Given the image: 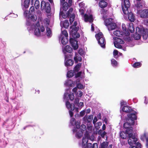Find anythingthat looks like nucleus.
I'll return each instance as SVG.
<instances>
[{"label":"nucleus","mask_w":148,"mask_h":148,"mask_svg":"<svg viewBox=\"0 0 148 148\" xmlns=\"http://www.w3.org/2000/svg\"><path fill=\"white\" fill-rule=\"evenodd\" d=\"M136 112L135 113H130L127 115L128 118L126 120V122L123 124L124 128H126L132 127V125H134V120L137 119V116L136 114Z\"/></svg>","instance_id":"1"},{"label":"nucleus","mask_w":148,"mask_h":148,"mask_svg":"<svg viewBox=\"0 0 148 148\" xmlns=\"http://www.w3.org/2000/svg\"><path fill=\"white\" fill-rule=\"evenodd\" d=\"M77 24V22L75 21L73 25L70 27V35L74 38H78L80 36L79 34L77 32L79 29V27H76Z\"/></svg>","instance_id":"2"},{"label":"nucleus","mask_w":148,"mask_h":148,"mask_svg":"<svg viewBox=\"0 0 148 148\" xmlns=\"http://www.w3.org/2000/svg\"><path fill=\"white\" fill-rule=\"evenodd\" d=\"M95 37L98 40V44L103 48L106 47V41L102 32H100L95 35Z\"/></svg>","instance_id":"3"},{"label":"nucleus","mask_w":148,"mask_h":148,"mask_svg":"<svg viewBox=\"0 0 148 148\" xmlns=\"http://www.w3.org/2000/svg\"><path fill=\"white\" fill-rule=\"evenodd\" d=\"M104 23L109 31L115 29L117 27L116 24L113 22V19L110 18L106 19L104 21Z\"/></svg>","instance_id":"4"},{"label":"nucleus","mask_w":148,"mask_h":148,"mask_svg":"<svg viewBox=\"0 0 148 148\" xmlns=\"http://www.w3.org/2000/svg\"><path fill=\"white\" fill-rule=\"evenodd\" d=\"M40 7L42 10H45L46 12L48 13L51 12L50 5L48 2H46L44 1L41 2Z\"/></svg>","instance_id":"5"},{"label":"nucleus","mask_w":148,"mask_h":148,"mask_svg":"<svg viewBox=\"0 0 148 148\" xmlns=\"http://www.w3.org/2000/svg\"><path fill=\"white\" fill-rule=\"evenodd\" d=\"M136 32H140L142 34V36L144 39L146 40L148 37V29L146 28H144L143 27H137Z\"/></svg>","instance_id":"6"},{"label":"nucleus","mask_w":148,"mask_h":148,"mask_svg":"<svg viewBox=\"0 0 148 148\" xmlns=\"http://www.w3.org/2000/svg\"><path fill=\"white\" fill-rule=\"evenodd\" d=\"M124 4L122 6V9L124 14H128V8L130 6V3L129 0H124Z\"/></svg>","instance_id":"7"},{"label":"nucleus","mask_w":148,"mask_h":148,"mask_svg":"<svg viewBox=\"0 0 148 148\" xmlns=\"http://www.w3.org/2000/svg\"><path fill=\"white\" fill-rule=\"evenodd\" d=\"M77 38H74L73 37V38H70L69 40L70 43L73 49L75 50L77 49L78 48V45L77 44L78 41L75 40Z\"/></svg>","instance_id":"8"},{"label":"nucleus","mask_w":148,"mask_h":148,"mask_svg":"<svg viewBox=\"0 0 148 148\" xmlns=\"http://www.w3.org/2000/svg\"><path fill=\"white\" fill-rule=\"evenodd\" d=\"M73 9L72 8H70L68 11L66 13H64L63 11H60V14L62 15V18H66L67 17L69 16L71 14L72 12Z\"/></svg>","instance_id":"9"},{"label":"nucleus","mask_w":148,"mask_h":148,"mask_svg":"<svg viewBox=\"0 0 148 148\" xmlns=\"http://www.w3.org/2000/svg\"><path fill=\"white\" fill-rule=\"evenodd\" d=\"M84 21L86 22H89L90 23H92L93 21L92 15V14L89 16L87 14H84Z\"/></svg>","instance_id":"10"},{"label":"nucleus","mask_w":148,"mask_h":148,"mask_svg":"<svg viewBox=\"0 0 148 148\" xmlns=\"http://www.w3.org/2000/svg\"><path fill=\"white\" fill-rule=\"evenodd\" d=\"M141 18H147L148 17V9H144L142 11L140 14Z\"/></svg>","instance_id":"11"},{"label":"nucleus","mask_w":148,"mask_h":148,"mask_svg":"<svg viewBox=\"0 0 148 148\" xmlns=\"http://www.w3.org/2000/svg\"><path fill=\"white\" fill-rule=\"evenodd\" d=\"M74 64L73 60L71 59H69L66 60L65 61L64 65L67 67L72 66Z\"/></svg>","instance_id":"12"},{"label":"nucleus","mask_w":148,"mask_h":148,"mask_svg":"<svg viewBox=\"0 0 148 148\" xmlns=\"http://www.w3.org/2000/svg\"><path fill=\"white\" fill-rule=\"evenodd\" d=\"M93 118V116L92 115H89L88 117L87 115H86L83 117V119L85 121H87L88 123H89L91 122Z\"/></svg>","instance_id":"13"},{"label":"nucleus","mask_w":148,"mask_h":148,"mask_svg":"<svg viewBox=\"0 0 148 148\" xmlns=\"http://www.w3.org/2000/svg\"><path fill=\"white\" fill-rule=\"evenodd\" d=\"M126 133L128 135L129 137H132L133 136V128L132 127L126 128Z\"/></svg>","instance_id":"14"},{"label":"nucleus","mask_w":148,"mask_h":148,"mask_svg":"<svg viewBox=\"0 0 148 148\" xmlns=\"http://www.w3.org/2000/svg\"><path fill=\"white\" fill-rule=\"evenodd\" d=\"M105 0H101L99 2V6L101 8H103L106 7L108 3L105 1Z\"/></svg>","instance_id":"15"},{"label":"nucleus","mask_w":148,"mask_h":148,"mask_svg":"<svg viewBox=\"0 0 148 148\" xmlns=\"http://www.w3.org/2000/svg\"><path fill=\"white\" fill-rule=\"evenodd\" d=\"M66 105L67 108L69 109H70L72 111H73L75 109V105L73 104V107H72V105L70 103L69 101H67L66 103Z\"/></svg>","instance_id":"16"},{"label":"nucleus","mask_w":148,"mask_h":148,"mask_svg":"<svg viewBox=\"0 0 148 148\" xmlns=\"http://www.w3.org/2000/svg\"><path fill=\"white\" fill-rule=\"evenodd\" d=\"M122 110L123 112L126 113L131 112L133 110L130 107L128 106H125L123 107L122 108Z\"/></svg>","instance_id":"17"},{"label":"nucleus","mask_w":148,"mask_h":148,"mask_svg":"<svg viewBox=\"0 0 148 148\" xmlns=\"http://www.w3.org/2000/svg\"><path fill=\"white\" fill-rule=\"evenodd\" d=\"M128 18L129 20L131 22H133L134 21L135 19H134V16L133 14L130 12L129 13H128Z\"/></svg>","instance_id":"18"},{"label":"nucleus","mask_w":148,"mask_h":148,"mask_svg":"<svg viewBox=\"0 0 148 148\" xmlns=\"http://www.w3.org/2000/svg\"><path fill=\"white\" fill-rule=\"evenodd\" d=\"M59 39H61V42L63 45H66L68 42V38H65L64 36L60 37Z\"/></svg>","instance_id":"19"},{"label":"nucleus","mask_w":148,"mask_h":148,"mask_svg":"<svg viewBox=\"0 0 148 148\" xmlns=\"http://www.w3.org/2000/svg\"><path fill=\"white\" fill-rule=\"evenodd\" d=\"M81 66V63H79L74 67L73 70V73H75L78 72Z\"/></svg>","instance_id":"20"},{"label":"nucleus","mask_w":148,"mask_h":148,"mask_svg":"<svg viewBox=\"0 0 148 148\" xmlns=\"http://www.w3.org/2000/svg\"><path fill=\"white\" fill-rule=\"evenodd\" d=\"M142 36V34L140 33V32H136L134 34V38L136 40H139L141 38V36Z\"/></svg>","instance_id":"21"},{"label":"nucleus","mask_w":148,"mask_h":148,"mask_svg":"<svg viewBox=\"0 0 148 148\" xmlns=\"http://www.w3.org/2000/svg\"><path fill=\"white\" fill-rule=\"evenodd\" d=\"M78 54L77 53H75V56L74 57V59L76 63H77L78 61L81 62L82 60V59L80 56H77Z\"/></svg>","instance_id":"22"},{"label":"nucleus","mask_w":148,"mask_h":148,"mask_svg":"<svg viewBox=\"0 0 148 148\" xmlns=\"http://www.w3.org/2000/svg\"><path fill=\"white\" fill-rule=\"evenodd\" d=\"M64 50L66 52L71 53L73 51V49L70 46L66 45L64 48Z\"/></svg>","instance_id":"23"},{"label":"nucleus","mask_w":148,"mask_h":148,"mask_svg":"<svg viewBox=\"0 0 148 148\" xmlns=\"http://www.w3.org/2000/svg\"><path fill=\"white\" fill-rule=\"evenodd\" d=\"M133 25L132 23H130L128 24V29L131 33H133L134 31V28L133 27Z\"/></svg>","instance_id":"24"},{"label":"nucleus","mask_w":148,"mask_h":148,"mask_svg":"<svg viewBox=\"0 0 148 148\" xmlns=\"http://www.w3.org/2000/svg\"><path fill=\"white\" fill-rule=\"evenodd\" d=\"M61 4L62 5V9L63 10L65 11H66L68 8L70 7L66 2L64 3Z\"/></svg>","instance_id":"25"},{"label":"nucleus","mask_w":148,"mask_h":148,"mask_svg":"<svg viewBox=\"0 0 148 148\" xmlns=\"http://www.w3.org/2000/svg\"><path fill=\"white\" fill-rule=\"evenodd\" d=\"M89 136V134H86L85 136L83 137L82 139V143L84 144V143L87 144L88 142V138Z\"/></svg>","instance_id":"26"},{"label":"nucleus","mask_w":148,"mask_h":148,"mask_svg":"<svg viewBox=\"0 0 148 148\" xmlns=\"http://www.w3.org/2000/svg\"><path fill=\"white\" fill-rule=\"evenodd\" d=\"M64 36L65 38H68V34L66 30H64L62 32L60 36V37L63 36Z\"/></svg>","instance_id":"27"},{"label":"nucleus","mask_w":148,"mask_h":148,"mask_svg":"<svg viewBox=\"0 0 148 148\" xmlns=\"http://www.w3.org/2000/svg\"><path fill=\"white\" fill-rule=\"evenodd\" d=\"M47 36L48 37H50L52 35V33L51 29L47 27L46 29Z\"/></svg>","instance_id":"28"},{"label":"nucleus","mask_w":148,"mask_h":148,"mask_svg":"<svg viewBox=\"0 0 148 148\" xmlns=\"http://www.w3.org/2000/svg\"><path fill=\"white\" fill-rule=\"evenodd\" d=\"M113 34L116 36L120 37L122 35L123 33L119 30H116L114 32Z\"/></svg>","instance_id":"29"},{"label":"nucleus","mask_w":148,"mask_h":148,"mask_svg":"<svg viewBox=\"0 0 148 148\" xmlns=\"http://www.w3.org/2000/svg\"><path fill=\"white\" fill-rule=\"evenodd\" d=\"M115 42L121 44H124V42L123 40L121 38H115Z\"/></svg>","instance_id":"30"},{"label":"nucleus","mask_w":148,"mask_h":148,"mask_svg":"<svg viewBox=\"0 0 148 148\" xmlns=\"http://www.w3.org/2000/svg\"><path fill=\"white\" fill-rule=\"evenodd\" d=\"M34 34L37 36H39L40 35V32L38 28H36L34 30Z\"/></svg>","instance_id":"31"},{"label":"nucleus","mask_w":148,"mask_h":148,"mask_svg":"<svg viewBox=\"0 0 148 148\" xmlns=\"http://www.w3.org/2000/svg\"><path fill=\"white\" fill-rule=\"evenodd\" d=\"M30 0H25L24 1V7L25 8H28L29 5Z\"/></svg>","instance_id":"32"},{"label":"nucleus","mask_w":148,"mask_h":148,"mask_svg":"<svg viewBox=\"0 0 148 148\" xmlns=\"http://www.w3.org/2000/svg\"><path fill=\"white\" fill-rule=\"evenodd\" d=\"M108 145V142L104 141L101 144V148H107Z\"/></svg>","instance_id":"33"},{"label":"nucleus","mask_w":148,"mask_h":148,"mask_svg":"<svg viewBox=\"0 0 148 148\" xmlns=\"http://www.w3.org/2000/svg\"><path fill=\"white\" fill-rule=\"evenodd\" d=\"M63 25L65 28H67L69 26V23L68 20H65L63 22Z\"/></svg>","instance_id":"34"},{"label":"nucleus","mask_w":148,"mask_h":148,"mask_svg":"<svg viewBox=\"0 0 148 148\" xmlns=\"http://www.w3.org/2000/svg\"><path fill=\"white\" fill-rule=\"evenodd\" d=\"M86 143L84 144H83L82 147L83 148H92V145L91 143H87V145L86 146Z\"/></svg>","instance_id":"35"},{"label":"nucleus","mask_w":148,"mask_h":148,"mask_svg":"<svg viewBox=\"0 0 148 148\" xmlns=\"http://www.w3.org/2000/svg\"><path fill=\"white\" fill-rule=\"evenodd\" d=\"M141 63L139 62H136L134 63L133 66L134 68H138L141 66Z\"/></svg>","instance_id":"36"},{"label":"nucleus","mask_w":148,"mask_h":148,"mask_svg":"<svg viewBox=\"0 0 148 148\" xmlns=\"http://www.w3.org/2000/svg\"><path fill=\"white\" fill-rule=\"evenodd\" d=\"M73 76V73L72 70H70L68 72L67 74V77L69 78H71Z\"/></svg>","instance_id":"37"},{"label":"nucleus","mask_w":148,"mask_h":148,"mask_svg":"<svg viewBox=\"0 0 148 148\" xmlns=\"http://www.w3.org/2000/svg\"><path fill=\"white\" fill-rule=\"evenodd\" d=\"M34 5L36 9H37L39 8L40 7V3L38 0H36L35 1Z\"/></svg>","instance_id":"38"},{"label":"nucleus","mask_w":148,"mask_h":148,"mask_svg":"<svg viewBox=\"0 0 148 148\" xmlns=\"http://www.w3.org/2000/svg\"><path fill=\"white\" fill-rule=\"evenodd\" d=\"M75 18V15L73 14H72L71 16H70L69 21L70 23H72L73 21L74 20Z\"/></svg>","instance_id":"39"},{"label":"nucleus","mask_w":148,"mask_h":148,"mask_svg":"<svg viewBox=\"0 0 148 148\" xmlns=\"http://www.w3.org/2000/svg\"><path fill=\"white\" fill-rule=\"evenodd\" d=\"M111 64L113 66H116L117 65V61L114 59H112L111 60Z\"/></svg>","instance_id":"40"},{"label":"nucleus","mask_w":148,"mask_h":148,"mask_svg":"<svg viewBox=\"0 0 148 148\" xmlns=\"http://www.w3.org/2000/svg\"><path fill=\"white\" fill-rule=\"evenodd\" d=\"M70 122L72 125L74 126L76 123L75 119L74 118H72L70 120Z\"/></svg>","instance_id":"41"},{"label":"nucleus","mask_w":148,"mask_h":148,"mask_svg":"<svg viewBox=\"0 0 148 148\" xmlns=\"http://www.w3.org/2000/svg\"><path fill=\"white\" fill-rule=\"evenodd\" d=\"M120 44L117 43L115 42H114V46L116 47L119 49H121L122 48V46Z\"/></svg>","instance_id":"42"},{"label":"nucleus","mask_w":148,"mask_h":148,"mask_svg":"<svg viewBox=\"0 0 148 148\" xmlns=\"http://www.w3.org/2000/svg\"><path fill=\"white\" fill-rule=\"evenodd\" d=\"M120 135L121 138L123 139H125L127 137L126 134L124 132H121Z\"/></svg>","instance_id":"43"},{"label":"nucleus","mask_w":148,"mask_h":148,"mask_svg":"<svg viewBox=\"0 0 148 148\" xmlns=\"http://www.w3.org/2000/svg\"><path fill=\"white\" fill-rule=\"evenodd\" d=\"M68 96L70 99L71 101H73L74 99V96L73 93H71L69 94Z\"/></svg>","instance_id":"44"},{"label":"nucleus","mask_w":148,"mask_h":148,"mask_svg":"<svg viewBox=\"0 0 148 148\" xmlns=\"http://www.w3.org/2000/svg\"><path fill=\"white\" fill-rule=\"evenodd\" d=\"M146 138H148V137L146 136V134L145 133H144L143 135H141L140 136V139L143 140H144L145 139V140H146Z\"/></svg>","instance_id":"45"},{"label":"nucleus","mask_w":148,"mask_h":148,"mask_svg":"<svg viewBox=\"0 0 148 148\" xmlns=\"http://www.w3.org/2000/svg\"><path fill=\"white\" fill-rule=\"evenodd\" d=\"M80 121H78L76 122L75 125H76V126L77 129H78L80 128Z\"/></svg>","instance_id":"46"},{"label":"nucleus","mask_w":148,"mask_h":148,"mask_svg":"<svg viewBox=\"0 0 148 148\" xmlns=\"http://www.w3.org/2000/svg\"><path fill=\"white\" fill-rule=\"evenodd\" d=\"M136 6L137 10H138L141 8L143 7V5L141 4V3L140 2H138L137 3Z\"/></svg>","instance_id":"47"},{"label":"nucleus","mask_w":148,"mask_h":148,"mask_svg":"<svg viewBox=\"0 0 148 148\" xmlns=\"http://www.w3.org/2000/svg\"><path fill=\"white\" fill-rule=\"evenodd\" d=\"M80 129L81 130L82 132H83L82 131H85L86 130V126L84 124H82L81 126Z\"/></svg>","instance_id":"48"},{"label":"nucleus","mask_w":148,"mask_h":148,"mask_svg":"<svg viewBox=\"0 0 148 148\" xmlns=\"http://www.w3.org/2000/svg\"><path fill=\"white\" fill-rule=\"evenodd\" d=\"M78 53L81 56H82L84 55V51L82 49H80L78 51Z\"/></svg>","instance_id":"49"},{"label":"nucleus","mask_w":148,"mask_h":148,"mask_svg":"<svg viewBox=\"0 0 148 148\" xmlns=\"http://www.w3.org/2000/svg\"><path fill=\"white\" fill-rule=\"evenodd\" d=\"M31 20L33 21H35L37 19V17L36 16L34 15H32L30 17Z\"/></svg>","instance_id":"50"},{"label":"nucleus","mask_w":148,"mask_h":148,"mask_svg":"<svg viewBox=\"0 0 148 148\" xmlns=\"http://www.w3.org/2000/svg\"><path fill=\"white\" fill-rule=\"evenodd\" d=\"M128 143L130 145H132L133 144H134L133 141V140L131 138H129L128 140Z\"/></svg>","instance_id":"51"},{"label":"nucleus","mask_w":148,"mask_h":148,"mask_svg":"<svg viewBox=\"0 0 148 148\" xmlns=\"http://www.w3.org/2000/svg\"><path fill=\"white\" fill-rule=\"evenodd\" d=\"M83 87V85L80 83L77 84V87L79 89H82Z\"/></svg>","instance_id":"52"},{"label":"nucleus","mask_w":148,"mask_h":148,"mask_svg":"<svg viewBox=\"0 0 148 148\" xmlns=\"http://www.w3.org/2000/svg\"><path fill=\"white\" fill-rule=\"evenodd\" d=\"M94 138L95 137L93 134H92L91 136L89 135L88 139L91 141H93L94 140Z\"/></svg>","instance_id":"53"},{"label":"nucleus","mask_w":148,"mask_h":148,"mask_svg":"<svg viewBox=\"0 0 148 148\" xmlns=\"http://www.w3.org/2000/svg\"><path fill=\"white\" fill-rule=\"evenodd\" d=\"M82 74V72L81 71H79L77 72L75 75V77L77 78L79 77Z\"/></svg>","instance_id":"54"},{"label":"nucleus","mask_w":148,"mask_h":148,"mask_svg":"<svg viewBox=\"0 0 148 148\" xmlns=\"http://www.w3.org/2000/svg\"><path fill=\"white\" fill-rule=\"evenodd\" d=\"M129 138H131L133 140V142L134 144H135L137 140V138H135L134 136L133 135V136L132 137H129Z\"/></svg>","instance_id":"55"},{"label":"nucleus","mask_w":148,"mask_h":148,"mask_svg":"<svg viewBox=\"0 0 148 148\" xmlns=\"http://www.w3.org/2000/svg\"><path fill=\"white\" fill-rule=\"evenodd\" d=\"M122 29L123 30L124 32H126V28L125 27V25L124 24H123L122 25Z\"/></svg>","instance_id":"56"},{"label":"nucleus","mask_w":148,"mask_h":148,"mask_svg":"<svg viewBox=\"0 0 148 148\" xmlns=\"http://www.w3.org/2000/svg\"><path fill=\"white\" fill-rule=\"evenodd\" d=\"M135 144L136 146V147H137L138 148L141 147V144L139 143L138 142L136 143Z\"/></svg>","instance_id":"57"},{"label":"nucleus","mask_w":148,"mask_h":148,"mask_svg":"<svg viewBox=\"0 0 148 148\" xmlns=\"http://www.w3.org/2000/svg\"><path fill=\"white\" fill-rule=\"evenodd\" d=\"M79 101V99L78 98H75L74 101V103L75 104H78Z\"/></svg>","instance_id":"58"},{"label":"nucleus","mask_w":148,"mask_h":148,"mask_svg":"<svg viewBox=\"0 0 148 148\" xmlns=\"http://www.w3.org/2000/svg\"><path fill=\"white\" fill-rule=\"evenodd\" d=\"M72 0H68V5L69 6V7H71L72 5Z\"/></svg>","instance_id":"59"},{"label":"nucleus","mask_w":148,"mask_h":148,"mask_svg":"<svg viewBox=\"0 0 148 148\" xmlns=\"http://www.w3.org/2000/svg\"><path fill=\"white\" fill-rule=\"evenodd\" d=\"M82 133H79L77 132L76 133V135L79 138H80L82 136Z\"/></svg>","instance_id":"60"},{"label":"nucleus","mask_w":148,"mask_h":148,"mask_svg":"<svg viewBox=\"0 0 148 148\" xmlns=\"http://www.w3.org/2000/svg\"><path fill=\"white\" fill-rule=\"evenodd\" d=\"M34 10V6H31L29 9V12H31L32 13Z\"/></svg>","instance_id":"61"},{"label":"nucleus","mask_w":148,"mask_h":148,"mask_svg":"<svg viewBox=\"0 0 148 148\" xmlns=\"http://www.w3.org/2000/svg\"><path fill=\"white\" fill-rule=\"evenodd\" d=\"M97 117L96 116H95L94 118V119L93 120V123L95 125L96 123L97 122Z\"/></svg>","instance_id":"62"},{"label":"nucleus","mask_w":148,"mask_h":148,"mask_svg":"<svg viewBox=\"0 0 148 148\" xmlns=\"http://www.w3.org/2000/svg\"><path fill=\"white\" fill-rule=\"evenodd\" d=\"M118 51L116 50H115L113 52V55L114 56H116L118 54Z\"/></svg>","instance_id":"63"},{"label":"nucleus","mask_w":148,"mask_h":148,"mask_svg":"<svg viewBox=\"0 0 148 148\" xmlns=\"http://www.w3.org/2000/svg\"><path fill=\"white\" fill-rule=\"evenodd\" d=\"M92 148H98V145L97 143H93Z\"/></svg>","instance_id":"64"}]
</instances>
